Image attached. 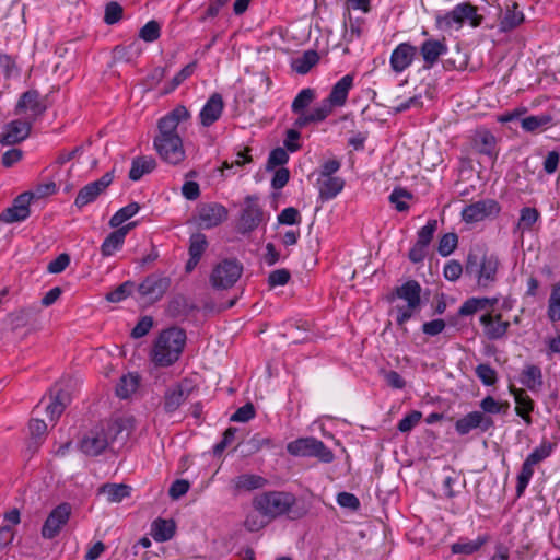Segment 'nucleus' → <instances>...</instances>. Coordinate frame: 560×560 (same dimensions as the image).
I'll list each match as a JSON object with an SVG mask.
<instances>
[{
    "mask_svg": "<svg viewBox=\"0 0 560 560\" xmlns=\"http://www.w3.org/2000/svg\"><path fill=\"white\" fill-rule=\"evenodd\" d=\"M189 117L190 114L188 109L183 105H178L160 118L153 147L164 162L178 165L185 160L186 152L177 128L180 122L187 120Z\"/></svg>",
    "mask_w": 560,
    "mask_h": 560,
    "instance_id": "1",
    "label": "nucleus"
},
{
    "mask_svg": "<svg viewBox=\"0 0 560 560\" xmlns=\"http://www.w3.org/2000/svg\"><path fill=\"white\" fill-rule=\"evenodd\" d=\"M185 342L186 334L180 328L173 327L162 331L152 350L153 362L160 366L173 364L179 359Z\"/></svg>",
    "mask_w": 560,
    "mask_h": 560,
    "instance_id": "2",
    "label": "nucleus"
},
{
    "mask_svg": "<svg viewBox=\"0 0 560 560\" xmlns=\"http://www.w3.org/2000/svg\"><path fill=\"white\" fill-rule=\"evenodd\" d=\"M354 75L346 74L339 79L334 85L329 95L313 108V114L304 117L305 121H324L334 110L335 107L346 105L350 90L353 88Z\"/></svg>",
    "mask_w": 560,
    "mask_h": 560,
    "instance_id": "3",
    "label": "nucleus"
},
{
    "mask_svg": "<svg viewBox=\"0 0 560 560\" xmlns=\"http://www.w3.org/2000/svg\"><path fill=\"white\" fill-rule=\"evenodd\" d=\"M295 497L292 493L283 491H270L256 495L253 499V508L268 516V520H275L291 512L295 504Z\"/></svg>",
    "mask_w": 560,
    "mask_h": 560,
    "instance_id": "4",
    "label": "nucleus"
},
{
    "mask_svg": "<svg viewBox=\"0 0 560 560\" xmlns=\"http://www.w3.org/2000/svg\"><path fill=\"white\" fill-rule=\"evenodd\" d=\"M466 21L472 27L479 26L482 21L477 8L468 2L458 3L452 10L435 15V26L444 32L460 30Z\"/></svg>",
    "mask_w": 560,
    "mask_h": 560,
    "instance_id": "5",
    "label": "nucleus"
},
{
    "mask_svg": "<svg viewBox=\"0 0 560 560\" xmlns=\"http://www.w3.org/2000/svg\"><path fill=\"white\" fill-rule=\"evenodd\" d=\"M395 296L400 302L394 306L393 312L396 315L397 324L401 326L419 311L421 287L417 281L409 280L396 289Z\"/></svg>",
    "mask_w": 560,
    "mask_h": 560,
    "instance_id": "6",
    "label": "nucleus"
},
{
    "mask_svg": "<svg viewBox=\"0 0 560 560\" xmlns=\"http://www.w3.org/2000/svg\"><path fill=\"white\" fill-rule=\"evenodd\" d=\"M500 260L495 255H485L480 261L476 257H468L466 273L472 276L479 288L492 287L498 279Z\"/></svg>",
    "mask_w": 560,
    "mask_h": 560,
    "instance_id": "7",
    "label": "nucleus"
},
{
    "mask_svg": "<svg viewBox=\"0 0 560 560\" xmlns=\"http://www.w3.org/2000/svg\"><path fill=\"white\" fill-rule=\"evenodd\" d=\"M287 451L293 456L317 457L324 463H330L334 459L332 452L325 444L315 438H300L287 445Z\"/></svg>",
    "mask_w": 560,
    "mask_h": 560,
    "instance_id": "8",
    "label": "nucleus"
},
{
    "mask_svg": "<svg viewBox=\"0 0 560 560\" xmlns=\"http://www.w3.org/2000/svg\"><path fill=\"white\" fill-rule=\"evenodd\" d=\"M243 273V265L236 259H223L218 262L210 275V283L214 289L233 287Z\"/></svg>",
    "mask_w": 560,
    "mask_h": 560,
    "instance_id": "9",
    "label": "nucleus"
},
{
    "mask_svg": "<svg viewBox=\"0 0 560 560\" xmlns=\"http://www.w3.org/2000/svg\"><path fill=\"white\" fill-rule=\"evenodd\" d=\"M500 210L501 207L494 199H481L463 208L460 217L464 222L474 224L497 217Z\"/></svg>",
    "mask_w": 560,
    "mask_h": 560,
    "instance_id": "10",
    "label": "nucleus"
},
{
    "mask_svg": "<svg viewBox=\"0 0 560 560\" xmlns=\"http://www.w3.org/2000/svg\"><path fill=\"white\" fill-rule=\"evenodd\" d=\"M42 196L40 189L37 192H23L18 196L13 205L5 209L1 215L0 220L5 223H14L26 220L30 217V203L34 197Z\"/></svg>",
    "mask_w": 560,
    "mask_h": 560,
    "instance_id": "11",
    "label": "nucleus"
},
{
    "mask_svg": "<svg viewBox=\"0 0 560 560\" xmlns=\"http://www.w3.org/2000/svg\"><path fill=\"white\" fill-rule=\"evenodd\" d=\"M316 98V92L315 90L311 88L302 89L298 95L294 97L292 104H291V110L293 114H295L298 117L294 120V127L296 129H302L311 124H318L319 121H305L302 122L304 117H308L313 114V109L307 112L306 108L313 103V101Z\"/></svg>",
    "mask_w": 560,
    "mask_h": 560,
    "instance_id": "12",
    "label": "nucleus"
},
{
    "mask_svg": "<svg viewBox=\"0 0 560 560\" xmlns=\"http://www.w3.org/2000/svg\"><path fill=\"white\" fill-rule=\"evenodd\" d=\"M45 109L46 106L40 100L39 93L37 91H27L23 93L15 107V114L33 122L45 112Z\"/></svg>",
    "mask_w": 560,
    "mask_h": 560,
    "instance_id": "13",
    "label": "nucleus"
},
{
    "mask_svg": "<svg viewBox=\"0 0 560 560\" xmlns=\"http://www.w3.org/2000/svg\"><path fill=\"white\" fill-rule=\"evenodd\" d=\"M265 218L261 207L256 197L248 196L244 201V208L240 218V225L244 232L255 230L261 222L268 220Z\"/></svg>",
    "mask_w": 560,
    "mask_h": 560,
    "instance_id": "14",
    "label": "nucleus"
},
{
    "mask_svg": "<svg viewBox=\"0 0 560 560\" xmlns=\"http://www.w3.org/2000/svg\"><path fill=\"white\" fill-rule=\"evenodd\" d=\"M491 427H493L492 418L481 411H471L455 422V430L459 435H466L476 429L486 432Z\"/></svg>",
    "mask_w": 560,
    "mask_h": 560,
    "instance_id": "15",
    "label": "nucleus"
},
{
    "mask_svg": "<svg viewBox=\"0 0 560 560\" xmlns=\"http://www.w3.org/2000/svg\"><path fill=\"white\" fill-rule=\"evenodd\" d=\"M71 514V508L67 503H62L55 508L46 518L42 535L44 538L51 539L56 537L61 528L67 524Z\"/></svg>",
    "mask_w": 560,
    "mask_h": 560,
    "instance_id": "16",
    "label": "nucleus"
},
{
    "mask_svg": "<svg viewBox=\"0 0 560 560\" xmlns=\"http://www.w3.org/2000/svg\"><path fill=\"white\" fill-rule=\"evenodd\" d=\"M113 182V175L106 173L100 179L89 183L82 187L74 200L78 208H83L93 202Z\"/></svg>",
    "mask_w": 560,
    "mask_h": 560,
    "instance_id": "17",
    "label": "nucleus"
},
{
    "mask_svg": "<svg viewBox=\"0 0 560 560\" xmlns=\"http://www.w3.org/2000/svg\"><path fill=\"white\" fill-rule=\"evenodd\" d=\"M417 55L416 46L409 43H400L396 46V48L392 51L389 58V65L392 70L399 74L402 73L406 69H408Z\"/></svg>",
    "mask_w": 560,
    "mask_h": 560,
    "instance_id": "18",
    "label": "nucleus"
},
{
    "mask_svg": "<svg viewBox=\"0 0 560 560\" xmlns=\"http://www.w3.org/2000/svg\"><path fill=\"white\" fill-rule=\"evenodd\" d=\"M32 122L26 119H16L7 124L0 135L2 144H14L26 139L31 131Z\"/></svg>",
    "mask_w": 560,
    "mask_h": 560,
    "instance_id": "19",
    "label": "nucleus"
},
{
    "mask_svg": "<svg viewBox=\"0 0 560 560\" xmlns=\"http://www.w3.org/2000/svg\"><path fill=\"white\" fill-rule=\"evenodd\" d=\"M228 217L226 209L219 203H208L199 208L198 224L203 229L219 225Z\"/></svg>",
    "mask_w": 560,
    "mask_h": 560,
    "instance_id": "20",
    "label": "nucleus"
},
{
    "mask_svg": "<svg viewBox=\"0 0 560 560\" xmlns=\"http://www.w3.org/2000/svg\"><path fill=\"white\" fill-rule=\"evenodd\" d=\"M170 287V279L160 276L148 277L139 287V292L149 302L159 301Z\"/></svg>",
    "mask_w": 560,
    "mask_h": 560,
    "instance_id": "21",
    "label": "nucleus"
},
{
    "mask_svg": "<svg viewBox=\"0 0 560 560\" xmlns=\"http://www.w3.org/2000/svg\"><path fill=\"white\" fill-rule=\"evenodd\" d=\"M109 438L104 428L90 431L81 441V450L86 455L96 456L109 444Z\"/></svg>",
    "mask_w": 560,
    "mask_h": 560,
    "instance_id": "22",
    "label": "nucleus"
},
{
    "mask_svg": "<svg viewBox=\"0 0 560 560\" xmlns=\"http://www.w3.org/2000/svg\"><path fill=\"white\" fill-rule=\"evenodd\" d=\"M135 226L136 223L131 222L109 233L101 245V254L104 257H110L119 252L124 246L127 234Z\"/></svg>",
    "mask_w": 560,
    "mask_h": 560,
    "instance_id": "23",
    "label": "nucleus"
},
{
    "mask_svg": "<svg viewBox=\"0 0 560 560\" xmlns=\"http://www.w3.org/2000/svg\"><path fill=\"white\" fill-rule=\"evenodd\" d=\"M480 323L483 326L485 335L492 340L503 338L510 327L509 322L502 320L501 314L493 315L491 312L483 314L480 317Z\"/></svg>",
    "mask_w": 560,
    "mask_h": 560,
    "instance_id": "24",
    "label": "nucleus"
},
{
    "mask_svg": "<svg viewBox=\"0 0 560 560\" xmlns=\"http://www.w3.org/2000/svg\"><path fill=\"white\" fill-rule=\"evenodd\" d=\"M316 187L318 189L319 199L322 201H328L342 191L345 180L339 176H318Z\"/></svg>",
    "mask_w": 560,
    "mask_h": 560,
    "instance_id": "25",
    "label": "nucleus"
},
{
    "mask_svg": "<svg viewBox=\"0 0 560 560\" xmlns=\"http://www.w3.org/2000/svg\"><path fill=\"white\" fill-rule=\"evenodd\" d=\"M224 108L223 98L219 93L212 94L200 110L199 117L202 126L209 127L222 115Z\"/></svg>",
    "mask_w": 560,
    "mask_h": 560,
    "instance_id": "26",
    "label": "nucleus"
},
{
    "mask_svg": "<svg viewBox=\"0 0 560 560\" xmlns=\"http://www.w3.org/2000/svg\"><path fill=\"white\" fill-rule=\"evenodd\" d=\"M420 52L425 66L431 68L441 56L447 52V45L444 40L428 39L422 43Z\"/></svg>",
    "mask_w": 560,
    "mask_h": 560,
    "instance_id": "27",
    "label": "nucleus"
},
{
    "mask_svg": "<svg viewBox=\"0 0 560 560\" xmlns=\"http://www.w3.org/2000/svg\"><path fill=\"white\" fill-rule=\"evenodd\" d=\"M266 483V479L256 474H242L231 481V486L236 493L260 489Z\"/></svg>",
    "mask_w": 560,
    "mask_h": 560,
    "instance_id": "28",
    "label": "nucleus"
},
{
    "mask_svg": "<svg viewBox=\"0 0 560 560\" xmlns=\"http://www.w3.org/2000/svg\"><path fill=\"white\" fill-rule=\"evenodd\" d=\"M133 427L135 420L132 417H117L106 422V425L103 428L109 438V442H113L124 432L128 435Z\"/></svg>",
    "mask_w": 560,
    "mask_h": 560,
    "instance_id": "29",
    "label": "nucleus"
},
{
    "mask_svg": "<svg viewBox=\"0 0 560 560\" xmlns=\"http://www.w3.org/2000/svg\"><path fill=\"white\" fill-rule=\"evenodd\" d=\"M133 427L135 420L132 417H117L106 422V425L103 428L109 438V442H113L124 432L128 435Z\"/></svg>",
    "mask_w": 560,
    "mask_h": 560,
    "instance_id": "30",
    "label": "nucleus"
},
{
    "mask_svg": "<svg viewBox=\"0 0 560 560\" xmlns=\"http://www.w3.org/2000/svg\"><path fill=\"white\" fill-rule=\"evenodd\" d=\"M474 145L481 154L488 155L490 159L497 158V139L490 131H478L474 138Z\"/></svg>",
    "mask_w": 560,
    "mask_h": 560,
    "instance_id": "31",
    "label": "nucleus"
},
{
    "mask_svg": "<svg viewBox=\"0 0 560 560\" xmlns=\"http://www.w3.org/2000/svg\"><path fill=\"white\" fill-rule=\"evenodd\" d=\"M498 301V298H470L462 304L459 314L469 316L478 311H490Z\"/></svg>",
    "mask_w": 560,
    "mask_h": 560,
    "instance_id": "32",
    "label": "nucleus"
},
{
    "mask_svg": "<svg viewBox=\"0 0 560 560\" xmlns=\"http://www.w3.org/2000/svg\"><path fill=\"white\" fill-rule=\"evenodd\" d=\"M176 525L172 520L158 518L152 523L151 536L155 541H167L175 534Z\"/></svg>",
    "mask_w": 560,
    "mask_h": 560,
    "instance_id": "33",
    "label": "nucleus"
},
{
    "mask_svg": "<svg viewBox=\"0 0 560 560\" xmlns=\"http://www.w3.org/2000/svg\"><path fill=\"white\" fill-rule=\"evenodd\" d=\"M514 400H515V411L516 413L523 418V420L529 424L530 423V412L534 408V402L530 397L523 389H511Z\"/></svg>",
    "mask_w": 560,
    "mask_h": 560,
    "instance_id": "34",
    "label": "nucleus"
},
{
    "mask_svg": "<svg viewBox=\"0 0 560 560\" xmlns=\"http://www.w3.org/2000/svg\"><path fill=\"white\" fill-rule=\"evenodd\" d=\"M98 493L109 503H120L130 495V487L122 483H107L100 488Z\"/></svg>",
    "mask_w": 560,
    "mask_h": 560,
    "instance_id": "35",
    "label": "nucleus"
},
{
    "mask_svg": "<svg viewBox=\"0 0 560 560\" xmlns=\"http://www.w3.org/2000/svg\"><path fill=\"white\" fill-rule=\"evenodd\" d=\"M188 397L187 389L183 384H176L171 387L165 394L164 408L167 412L175 411Z\"/></svg>",
    "mask_w": 560,
    "mask_h": 560,
    "instance_id": "36",
    "label": "nucleus"
},
{
    "mask_svg": "<svg viewBox=\"0 0 560 560\" xmlns=\"http://www.w3.org/2000/svg\"><path fill=\"white\" fill-rule=\"evenodd\" d=\"M524 21V14L518 10L516 3H513L511 7H508L503 16L500 21V30L503 32L511 31L518 25H521Z\"/></svg>",
    "mask_w": 560,
    "mask_h": 560,
    "instance_id": "37",
    "label": "nucleus"
},
{
    "mask_svg": "<svg viewBox=\"0 0 560 560\" xmlns=\"http://www.w3.org/2000/svg\"><path fill=\"white\" fill-rule=\"evenodd\" d=\"M156 163L152 158H138L132 161V165L129 172V178L132 180H139L144 174L152 172Z\"/></svg>",
    "mask_w": 560,
    "mask_h": 560,
    "instance_id": "38",
    "label": "nucleus"
},
{
    "mask_svg": "<svg viewBox=\"0 0 560 560\" xmlns=\"http://www.w3.org/2000/svg\"><path fill=\"white\" fill-rule=\"evenodd\" d=\"M521 383L530 390L539 388L542 384L541 370L536 365H526L521 374Z\"/></svg>",
    "mask_w": 560,
    "mask_h": 560,
    "instance_id": "39",
    "label": "nucleus"
},
{
    "mask_svg": "<svg viewBox=\"0 0 560 560\" xmlns=\"http://www.w3.org/2000/svg\"><path fill=\"white\" fill-rule=\"evenodd\" d=\"M138 386V375L132 373L125 374L120 377L116 386V394L120 398H128L137 390Z\"/></svg>",
    "mask_w": 560,
    "mask_h": 560,
    "instance_id": "40",
    "label": "nucleus"
},
{
    "mask_svg": "<svg viewBox=\"0 0 560 560\" xmlns=\"http://www.w3.org/2000/svg\"><path fill=\"white\" fill-rule=\"evenodd\" d=\"M140 210V207L137 202H131L126 207L119 209L110 219L109 226L114 229H119L124 226L122 224L136 215Z\"/></svg>",
    "mask_w": 560,
    "mask_h": 560,
    "instance_id": "41",
    "label": "nucleus"
},
{
    "mask_svg": "<svg viewBox=\"0 0 560 560\" xmlns=\"http://www.w3.org/2000/svg\"><path fill=\"white\" fill-rule=\"evenodd\" d=\"M487 541L486 537L478 536L474 540L459 539L457 542L452 545L453 553L471 555L478 551Z\"/></svg>",
    "mask_w": 560,
    "mask_h": 560,
    "instance_id": "42",
    "label": "nucleus"
},
{
    "mask_svg": "<svg viewBox=\"0 0 560 560\" xmlns=\"http://www.w3.org/2000/svg\"><path fill=\"white\" fill-rule=\"evenodd\" d=\"M547 316L551 323L560 320V281L551 288L548 299Z\"/></svg>",
    "mask_w": 560,
    "mask_h": 560,
    "instance_id": "43",
    "label": "nucleus"
},
{
    "mask_svg": "<svg viewBox=\"0 0 560 560\" xmlns=\"http://www.w3.org/2000/svg\"><path fill=\"white\" fill-rule=\"evenodd\" d=\"M539 218L540 213L536 208L524 207L520 211V219L516 229L522 233L530 231Z\"/></svg>",
    "mask_w": 560,
    "mask_h": 560,
    "instance_id": "44",
    "label": "nucleus"
},
{
    "mask_svg": "<svg viewBox=\"0 0 560 560\" xmlns=\"http://www.w3.org/2000/svg\"><path fill=\"white\" fill-rule=\"evenodd\" d=\"M318 62V54L314 50L305 51L301 57L293 60V69L300 73H307Z\"/></svg>",
    "mask_w": 560,
    "mask_h": 560,
    "instance_id": "45",
    "label": "nucleus"
},
{
    "mask_svg": "<svg viewBox=\"0 0 560 560\" xmlns=\"http://www.w3.org/2000/svg\"><path fill=\"white\" fill-rule=\"evenodd\" d=\"M68 397L65 393H58L51 397L50 402L46 407V413L51 421H56L63 412L67 406Z\"/></svg>",
    "mask_w": 560,
    "mask_h": 560,
    "instance_id": "46",
    "label": "nucleus"
},
{
    "mask_svg": "<svg viewBox=\"0 0 560 560\" xmlns=\"http://www.w3.org/2000/svg\"><path fill=\"white\" fill-rule=\"evenodd\" d=\"M270 520H268V516H265L260 512H257L255 509L254 511L249 512L244 521V526L249 532H258L261 528H264Z\"/></svg>",
    "mask_w": 560,
    "mask_h": 560,
    "instance_id": "47",
    "label": "nucleus"
},
{
    "mask_svg": "<svg viewBox=\"0 0 560 560\" xmlns=\"http://www.w3.org/2000/svg\"><path fill=\"white\" fill-rule=\"evenodd\" d=\"M411 199V194L405 189L396 188L389 195V201L397 211H407L409 209L408 201Z\"/></svg>",
    "mask_w": 560,
    "mask_h": 560,
    "instance_id": "48",
    "label": "nucleus"
},
{
    "mask_svg": "<svg viewBox=\"0 0 560 560\" xmlns=\"http://www.w3.org/2000/svg\"><path fill=\"white\" fill-rule=\"evenodd\" d=\"M534 467L535 465L530 464L526 459L523 463L522 469L517 476L516 491L518 495H521L528 486L534 475Z\"/></svg>",
    "mask_w": 560,
    "mask_h": 560,
    "instance_id": "49",
    "label": "nucleus"
},
{
    "mask_svg": "<svg viewBox=\"0 0 560 560\" xmlns=\"http://www.w3.org/2000/svg\"><path fill=\"white\" fill-rule=\"evenodd\" d=\"M550 121L551 117L548 115L528 116L521 120V125L525 131L533 132L548 125Z\"/></svg>",
    "mask_w": 560,
    "mask_h": 560,
    "instance_id": "50",
    "label": "nucleus"
},
{
    "mask_svg": "<svg viewBox=\"0 0 560 560\" xmlns=\"http://www.w3.org/2000/svg\"><path fill=\"white\" fill-rule=\"evenodd\" d=\"M458 243V237L455 233H446L444 234L439 242L438 250L441 256L446 257L451 255Z\"/></svg>",
    "mask_w": 560,
    "mask_h": 560,
    "instance_id": "51",
    "label": "nucleus"
},
{
    "mask_svg": "<svg viewBox=\"0 0 560 560\" xmlns=\"http://www.w3.org/2000/svg\"><path fill=\"white\" fill-rule=\"evenodd\" d=\"M161 27L156 21H149L139 32V37L147 43H152L160 37Z\"/></svg>",
    "mask_w": 560,
    "mask_h": 560,
    "instance_id": "52",
    "label": "nucleus"
},
{
    "mask_svg": "<svg viewBox=\"0 0 560 560\" xmlns=\"http://www.w3.org/2000/svg\"><path fill=\"white\" fill-rule=\"evenodd\" d=\"M476 374L486 386L493 385L498 380L495 370L489 364H479L476 368Z\"/></svg>",
    "mask_w": 560,
    "mask_h": 560,
    "instance_id": "53",
    "label": "nucleus"
},
{
    "mask_svg": "<svg viewBox=\"0 0 560 560\" xmlns=\"http://www.w3.org/2000/svg\"><path fill=\"white\" fill-rule=\"evenodd\" d=\"M480 408L485 415H498L505 411V405L491 396H487L480 401Z\"/></svg>",
    "mask_w": 560,
    "mask_h": 560,
    "instance_id": "54",
    "label": "nucleus"
},
{
    "mask_svg": "<svg viewBox=\"0 0 560 560\" xmlns=\"http://www.w3.org/2000/svg\"><path fill=\"white\" fill-rule=\"evenodd\" d=\"M436 229H438V221L429 220L427 222V224L419 230L417 242L429 246Z\"/></svg>",
    "mask_w": 560,
    "mask_h": 560,
    "instance_id": "55",
    "label": "nucleus"
},
{
    "mask_svg": "<svg viewBox=\"0 0 560 560\" xmlns=\"http://www.w3.org/2000/svg\"><path fill=\"white\" fill-rule=\"evenodd\" d=\"M421 418L422 413L420 411H411L398 422V430L404 433L411 431L420 422Z\"/></svg>",
    "mask_w": 560,
    "mask_h": 560,
    "instance_id": "56",
    "label": "nucleus"
},
{
    "mask_svg": "<svg viewBox=\"0 0 560 560\" xmlns=\"http://www.w3.org/2000/svg\"><path fill=\"white\" fill-rule=\"evenodd\" d=\"M207 240L203 234H194L190 237L189 255L200 258L206 250Z\"/></svg>",
    "mask_w": 560,
    "mask_h": 560,
    "instance_id": "57",
    "label": "nucleus"
},
{
    "mask_svg": "<svg viewBox=\"0 0 560 560\" xmlns=\"http://www.w3.org/2000/svg\"><path fill=\"white\" fill-rule=\"evenodd\" d=\"M249 162H252V158L249 155V150L246 149L237 152L233 161H224L221 171L224 174L225 171L232 170L234 166L241 167Z\"/></svg>",
    "mask_w": 560,
    "mask_h": 560,
    "instance_id": "58",
    "label": "nucleus"
},
{
    "mask_svg": "<svg viewBox=\"0 0 560 560\" xmlns=\"http://www.w3.org/2000/svg\"><path fill=\"white\" fill-rule=\"evenodd\" d=\"M289 154L285 149L283 148H276L273 149L268 158L267 167L273 168L276 166L283 165L288 162Z\"/></svg>",
    "mask_w": 560,
    "mask_h": 560,
    "instance_id": "59",
    "label": "nucleus"
},
{
    "mask_svg": "<svg viewBox=\"0 0 560 560\" xmlns=\"http://www.w3.org/2000/svg\"><path fill=\"white\" fill-rule=\"evenodd\" d=\"M552 452V447L549 443H544L535 448L527 457L526 460L533 465H537L539 462L547 458Z\"/></svg>",
    "mask_w": 560,
    "mask_h": 560,
    "instance_id": "60",
    "label": "nucleus"
},
{
    "mask_svg": "<svg viewBox=\"0 0 560 560\" xmlns=\"http://www.w3.org/2000/svg\"><path fill=\"white\" fill-rule=\"evenodd\" d=\"M278 221L280 224L287 225L299 224L301 222V215L295 208L289 207L280 212L278 215Z\"/></svg>",
    "mask_w": 560,
    "mask_h": 560,
    "instance_id": "61",
    "label": "nucleus"
},
{
    "mask_svg": "<svg viewBox=\"0 0 560 560\" xmlns=\"http://www.w3.org/2000/svg\"><path fill=\"white\" fill-rule=\"evenodd\" d=\"M132 284L129 282H125L120 284L118 288L107 293L106 300L113 303L120 302L125 300L131 293Z\"/></svg>",
    "mask_w": 560,
    "mask_h": 560,
    "instance_id": "62",
    "label": "nucleus"
},
{
    "mask_svg": "<svg viewBox=\"0 0 560 560\" xmlns=\"http://www.w3.org/2000/svg\"><path fill=\"white\" fill-rule=\"evenodd\" d=\"M362 35V22L360 20H349L345 30V39L350 43L358 39Z\"/></svg>",
    "mask_w": 560,
    "mask_h": 560,
    "instance_id": "63",
    "label": "nucleus"
},
{
    "mask_svg": "<svg viewBox=\"0 0 560 560\" xmlns=\"http://www.w3.org/2000/svg\"><path fill=\"white\" fill-rule=\"evenodd\" d=\"M463 273V267L457 260H450L444 266L443 275L450 281H456Z\"/></svg>",
    "mask_w": 560,
    "mask_h": 560,
    "instance_id": "64",
    "label": "nucleus"
}]
</instances>
